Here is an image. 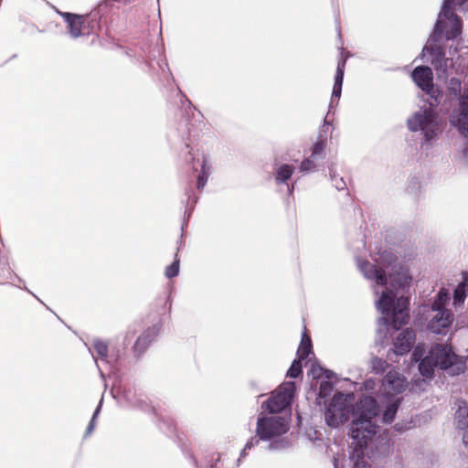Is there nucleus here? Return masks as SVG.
Wrapping results in <instances>:
<instances>
[{"label":"nucleus","mask_w":468,"mask_h":468,"mask_svg":"<svg viewBox=\"0 0 468 468\" xmlns=\"http://www.w3.org/2000/svg\"><path fill=\"white\" fill-rule=\"evenodd\" d=\"M450 90L453 92V93H457L460 91L461 90V82L460 80H456V79H452L451 81H450Z\"/></svg>","instance_id":"nucleus-31"},{"label":"nucleus","mask_w":468,"mask_h":468,"mask_svg":"<svg viewBox=\"0 0 468 468\" xmlns=\"http://www.w3.org/2000/svg\"><path fill=\"white\" fill-rule=\"evenodd\" d=\"M323 373H324V369L315 365V364H313L312 365V368L310 370V374L314 378H319L323 376Z\"/></svg>","instance_id":"nucleus-30"},{"label":"nucleus","mask_w":468,"mask_h":468,"mask_svg":"<svg viewBox=\"0 0 468 468\" xmlns=\"http://www.w3.org/2000/svg\"><path fill=\"white\" fill-rule=\"evenodd\" d=\"M451 122L463 135L468 136V92L465 91L462 96L460 108L452 113Z\"/></svg>","instance_id":"nucleus-12"},{"label":"nucleus","mask_w":468,"mask_h":468,"mask_svg":"<svg viewBox=\"0 0 468 468\" xmlns=\"http://www.w3.org/2000/svg\"><path fill=\"white\" fill-rule=\"evenodd\" d=\"M289 429L288 420L282 417L261 418L258 420L257 433L267 440L285 433Z\"/></svg>","instance_id":"nucleus-9"},{"label":"nucleus","mask_w":468,"mask_h":468,"mask_svg":"<svg viewBox=\"0 0 468 468\" xmlns=\"http://www.w3.org/2000/svg\"><path fill=\"white\" fill-rule=\"evenodd\" d=\"M142 341H144V337H140V338H138V340H137V342H136V344H135V346H136V347H137V346H139V345L141 344V342H142Z\"/></svg>","instance_id":"nucleus-35"},{"label":"nucleus","mask_w":468,"mask_h":468,"mask_svg":"<svg viewBox=\"0 0 468 468\" xmlns=\"http://www.w3.org/2000/svg\"><path fill=\"white\" fill-rule=\"evenodd\" d=\"M324 146L325 144L324 141H319L315 143L312 149L311 157L314 159L316 155L320 154L324 151Z\"/></svg>","instance_id":"nucleus-27"},{"label":"nucleus","mask_w":468,"mask_h":468,"mask_svg":"<svg viewBox=\"0 0 468 468\" xmlns=\"http://www.w3.org/2000/svg\"><path fill=\"white\" fill-rule=\"evenodd\" d=\"M100 409H101V405L96 409L94 414H93V417L91 419V421L88 427V433H90L94 428V421H95V418L97 417V415L99 414V411H100Z\"/></svg>","instance_id":"nucleus-32"},{"label":"nucleus","mask_w":468,"mask_h":468,"mask_svg":"<svg viewBox=\"0 0 468 468\" xmlns=\"http://www.w3.org/2000/svg\"><path fill=\"white\" fill-rule=\"evenodd\" d=\"M366 399H371L374 401H376L371 397H366L362 399L360 401H358L356 405H354L352 409H350V406L352 405V402L354 400L353 394H335L332 399V401L329 403L328 408L325 411L326 423L331 427L336 428L345 423L348 420L349 415L353 420L354 410ZM375 403L377 404V402ZM376 410L378 411L377 408ZM352 422L353 420L351 421V423Z\"/></svg>","instance_id":"nucleus-5"},{"label":"nucleus","mask_w":468,"mask_h":468,"mask_svg":"<svg viewBox=\"0 0 468 468\" xmlns=\"http://www.w3.org/2000/svg\"><path fill=\"white\" fill-rule=\"evenodd\" d=\"M295 394V384L285 382L279 386L267 402V408L271 412H280L291 405Z\"/></svg>","instance_id":"nucleus-8"},{"label":"nucleus","mask_w":468,"mask_h":468,"mask_svg":"<svg viewBox=\"0 0 468 468\" xmlns=\"http://www.w3.org/2000/svg\"><path fill=\"white\" fill-rule=\"evenodd\" d=\"M458 427L463 430V441L468 447V410L460 408L457 413Z\"/></svg>","instance_id":"nucleus-17"},{"label":"nucleus","mask_w":468,"mask_h":468,"mask_svg":"<svg viewBox=\"0 0 468 468\" xmlns=\"http://www.w3.org/2000/svg\"><path fill=\"white\" fill-rule=\"evenodd\" d=\"M59 15L67 21L70 36L72 37H80L84 23V16L63 12H60Z\"/></svg>","instance_id":"nucleus-14"},{"label":"nucleus","mask_w":468,"mask_h":468,"mask_svg":"<svg viewBox=\"0 0 468 468\" xmlns=\"http://www.w3.org/2000/svg\"><path fill=\"white\" fill-rule=\"evenodd\" d=\"M293 167L288 165H282L277 171V180L285 181L292 176Z\"/></svg>","instance_id":"nucleus-20"},{"label":"nucleus","mask_w":468,"mask_h":468,"mask_svg":"<svg viewBox=\"0 0 468 468\" xmlns=\"http://www.w3.org/2000/svg\"><path fill=\"white\" fill-rule=\"evenodd\" d=\"M468 294V287L465 283L460 282L453 292V306L458 307L463 304Z\"/></svg>","instance_id":"nucleus-19"},{"label":"nucleus","mask_w":468,"mask_h":468,"mask_svg":"<svg viewBox=\"0 0 468 468\" xmlns=\"http://www.w3.org/2000/svg\"><path fill=\"white\" fill-rule=\"evenodd\" d=\"M179 271V261L176 260L170 266L165 270V275L167 278H173L178 274Z\"/></svg>","instance_id":"nucleus-25"},{"label":"nucleus","mask_w":468,"mask_h":468,"mask_svg":"<svg viewBox=\"0 0 468 468\" xmlns=\"http://www.w3.org/2000/svg\"><path fill=\"white\" fill-rule=\"evenodd\" d=\"M93 346L101 357H106L108 351V346L106 343L101 340H94Z\"/></svg>","instance_id":"nucleus-23"},{"label":"nucleus","mask_w":468,"mask_h":468,"mask_svg":"<svg viewBox=\"0 0 468 468\" xmlns=\"http://www.w3.org/2000/svg\"><path fill=\"white\" fill-rule=\"evenodd\" d=\"M209 175V167L207 166L206 159L203 160L202 164V174L197 178V187L202 188L207 183Z\"/></svg>","instance_id":"nucleus-21"},{"label":"nucleus","mask_w":468,"mask_h":468,"mask_svg":"<svg viewBox=\"0 0 468 468\" xmlns=\"http://www.w3.org/2000/svg\"><path fill=\"white\" fill-rule=\"evenodd\" d=\"M345 65H346V59H343L338 62L336 74H335V85H334L333 92H332L331 103H333V101L335 98L337 100L340 98L341 90H342V84H343V78H344Z\"/></svg>","instance_id":"nucleus-16"},{"label":"nucleus","mask_w":468,"mask_h":468,"mask_svg":"<svg viewBox=\"0 0 468 468\" xmlns=\"http://www.w3.org/2000/svg\"><path fill=\"white\" fill-rule=\"evenodd\" d=\"M430 48L428 47H424L422 49V53L425 54L426 52H429Z\"/></svg>","instance_id":"nucleus-36"},{"label":"nucleus","mask_w":468,"mask_h":468,"mask_svg":"<svg viewBox=\"0 0 468 468\" xmlns=\"http://www.w3.org/2000/svg\"><path fill=\"white\" fill-rule=\"evenodd\" d=\"M431 52L434 54L436 58L431 59V63L435 66L437 69L442 68V62H446L443 58H441V54L440 51H436L435 49H431Z\"/></svg>","instance_id":"nucleus-26"},{"label":"nucleus","mask_w":468,"mask_h":468,"mask_svg":"<svg viewBox=\"0 0 468 468\" xmlns=\"http://www.w3.org/2000/svg\"><path fill=\"white\" fill-rule=\"evenodd\" d=\"M462 283H465V286L468 287V272L463 273V282Z\"/></svg>","instance_id":"nucleus-34"},{"label":"nucleus","mask_w":468,"mask_h":468,"mask_svg":"<svg viewBox=\"0 0 468 468\" xmlns=\"http://www.w3.org/2000/svg\"><path fill=\"white\" fill-rule=\"evenodd\" d=\"M312 353V344L310 337L306 335L305 332L303 334L302 341L299 346L297 356L299 360L305 359L309 354Z\"/></svg>","instance_id":"nucleus-18"},{"label":"nucleus","mask_w":468,"mask_h":468,"mask_svg":"<svg viewBox=\"0 0 468 468\" xmlns=\"http://www.w3.org/2000/svg\"><path fill=\"white\" fill-rule=\"evenodd\" d=\"M375 264L359 262L358 267L364 276L375 281L374 292L380 294L376 306L386 317V324L391 319L395 328H399L409 319V299L402 291L411 283L409 270L397 262V258L389 251H383L374 257Z\"/></svg>","instance_id":"nucleus-1"},{"label":"nucleus","mask_w":468,"mask_h":468,"mask_svg":"<svg viewBox=\"0 0 468 468\" xmlns=\"http://www.w3.org/2000/svg\"><path fill=\"white\" fill-rule=\"evenodd\" d=\"M341 187H343V186L340 185H336V188H341Z\"/></svg>","instance_id":"nucleus-37"},{"label":"nucleus","mask_w":468,"mask_h":468,"mask_svg":"<svg viewBox=\"0 0 468 468\" xmlns=\"http://www.w3.org/2000/svg\"><path fill=\"white\" fill-rule=\"evenodd\" d=\"M376 403L371 399H364L353 411V422L350 424L349 434L350 459L354 468H370L364 459V450L374 441L379 432L376 422Z\"/></svg>","instance_id":"nucleus-2"},{"label":"nucleus","mask_w":468,"mask_h":468,"mask_svg":"<svg viewBox=\"0 0 468 468\" xmlns=\"http://www.w3.org/2000/svg\"><path fill=\"white\" fill-rule=\"evenodd\" d=\"M423 354L424 347L418 345L412 353V359L415 362L420 360L419 365L420 373L427 378L432 377L436 367L448 370L451 375H458L464 369V364L458 359L451 347L447 346L436 345L426 356L421 358Z\"/></svg>","instance_id":"nucleus-3"},{"label":"nucleus","mask_w":468,"mask_h":468,"mask_svg":"<svg viewBox=\"0 0 468 468\" xmlns=\"http://www.w3.org/2000/svg\"><path fill=\"white\" fill-rule=\"evenodd\" d=\"M415 341V334L410 329H406L398 334L393 340V352L398 356L407 354Z\"/></svg>","instance_id":"nucleus-13"},{"label":"nucleus","mask_w":468,"mask_h":468,"mask_svg":"<svg viewBox=\"0 0 468 468\" xmlns=\"http://www.w3.org/2000/svg\"><path fill=\"white\" fill-rule=\"evenodd\" d=\"M371 367L375 372L378 373V372H382L386 369V367H388V363L386 360H384L382 358L374 357L371 360Z\"/></svg>","instance_id":"nucleus-22"},{"label":"nucleus","mask_w":468,"mask_h":468,"mask_svg":"<svg viewBox=\"0 0 468 468\" xmlns=\"http://www.w3.org/2000/svg\"><path fill=\"white\" fill-rule=\"evenodd\" d=\"M314 168V164L313 160L305 159L302 162L300 170L302 172H308Z\"/></svg>","instance_id":"nucleus-28"},{"label":"nucleus","mask_w":468,"mask_h":468,"mask_svg":"<svg viewBox=\"0 0 468 468\" xmlns=\"http://www.w3.org/2000/svg\"><path fill=\"white\" fill-rule=\"evenodd\" d=\"M302 373L301 360H294L289 368L287 375L291 378H297Z\"/></svg>","instance_id":"nucleus-24"},{"label":"nucleus","mask_w":468,"mask_h":468,"mask_svg":"<svg viewBox=\"0 0 468 468\" xmlns=\"http://www.w3.org/2000/svg\"><path fill=\"white\" fill-rule=\"evenodd\" d=\"M408 386L405 377L395 370L389 371L385 377L381 386L382 397H398Z\"/></svg>","instance_id":"nucleus-11"},{"label":"nucleus","mask_w":468,"mask_h":468,"mask_svg":"<svg viewBox=\"0 0 468 468\" xmlns=\"http://www.w3.org/2000/svg\"><path fill=\"white\" fill-rule=\"evenodd\" d=\"M386 399V410L383 414L384 422H391L396 415L400 399L398 397H383Z\"/></svg>","instance_id":"nucleus-15"},{"label":"nucleus","mask_w":468,"mask_h":468,"mask_svg":"<svg viewBox=\"0 0 468 468\" xmlns=\"http://www.w3.org/2000/svg\"><path fill=\"white\" fill-rule=\"evenodd\" d=\"M332 390V385L329 384L328 382H323L321 383V386H320V390H319V396L322 398V397H326L328 393H330Z\"/></svg>","instance_id":"nucleus-29"},{"label":"nucleus","mask_w":468,"mask_h":468,"mask_svg":"<svg viewBox=\"0 0 468 468\" xmlns=\"http://www.w3.org/2000/svg\"><path fill=\"white\" fill-rule=\"evenodd\" d=\"M410 130L420 131L426 142L436 138L443 129V122L438 118L435 112L430 108L420 110L408 120Z\"/></svg>","instance_id":"nucleus-6"},{"label":"nucleus","mask_w":468,"mask_h":468,"mask_svg":"<svg viewBox=\"0 0 468 468\" xmlns=\"http://www.w3.org/2000/svg\"><path fill=\"white\" fill-rule=\"evenodd\" d=\"M458 5H463L468 0H456ZM454 0H444L441 11L439 14L433 37L444 34L447 39H452L461 34L462 26L460 19L452 12Z\"/></svg>","instance_id":"nucleus-7"},{"label":"nucleus","mask_w":468,"mask_h":468,"mask_svg":"<svg viewBox=\"0 0 468 468\" xmlns=\"http://www.w3.org/2000/svg\"><path fill=\"white\" fill-rule=\"evenodd\" d=\"M259 440L252 438L250 441L247 442L243 452H245L247 449H250L254 444L258 443Z\"/></svg>","instance_id":"nucleus-33"},{"label":"nucleus","mask_w":468,"mask_h":468,"mask_svg":"<svg viewBox=\"0 0 468 468\" xmlns=\"http://www.w3.org/2000/svg\"><path fill=\"white\" fill-rule=\"evenodd\" d=\"M449 300V292L445 288H441L434 298L431 314L428 317L427 328L431 332L444 335L451 328L454 316L451 310L445 308Z\"/></svg>","instance_id":"nucleus-4"},{"label":"nucleus","mask_w":468,"mask_h":468,"mask_svg":"<svg viewBox=\"0 0 468 468\" xmlns=\"http://www.w3.org/2000/svg\"><path fill=\"white\" fill-rule=\"evenodd\" d=\"M415 84L429 94L431 98L437 99L440 91L433 85V73L429 67H417L411 73Z\"/></svg>","instance_id":"nucleus-10"}]
</instances>
